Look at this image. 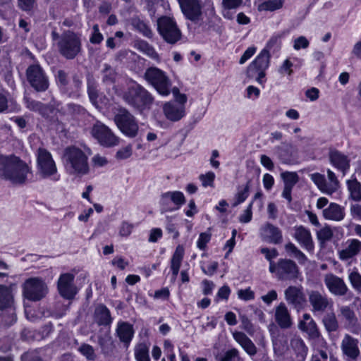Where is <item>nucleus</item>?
<instances>
[{
	"instance_id": "nucleus-1",
	"label": "nucleus",
	"mask_w": 361,
	"mask_h": 361,
	"mask_svg": "<svg viewBox=\"0 0 361 361\" xmlns=\"http://www.w3.org/2000/svg\"><path fill=\"white\" fill-rule=\"evenodd\" d=\"M32 169L18 157L0 154V177L15 185H24L32 176Z\"/></svg>"
},
{
	"instance_id": "nucleus-2",
	"label": "nucleus",
	"mask_w": 361,
	"mask_h": 361,
	"mask_svg": "<svg viewBox=\"0 0 361 361\" xmlns=\"http://www.w3.org/2000/svg\"><path fill=\"white\" fill-rule=\"evenodd\" d=\"M66 173L71 176L81 177L90 171L87 155L79 147H67L62 156Z\"/></svg>"
},
{
	"instance_id": "nucleus-3",
	"label": "nucleus",
	"mask_w": 361,
	"mask_h": 361,
	"mask_svg": "<svg viewBox=\"0 0 361 361\" xmlns=\"http://www.w3.org/2000/svg\"><path fill=\"white\" fill-rule=\"evenodd\" d=\"M122 99L128 105L140 113L149 110L154 101L152 94L137 83L123 92Z\"/></svg>"
},
{
	"instance_id": "nucleus-4",
	"label": "nucleus",
	"mask_w": 361,
	"mask_h": 361,
	"mask_svg": "<svg viewBox=\"0 0 361 361\" xmlns=\"http://www.w3.org/2000/svg\"><path fill=\"white\" fill-rule=\"evenodd\" d=\"M57 46L61 55L68 60L75 59L82 50L80 37L71 31L62 34Z\"/></svg>"
},
{
	"instance_id": "nucleus-5",
	"label": "nucleus",
	"mask_w": 361,
	"mask_h": 361,
	"mask_svg": "<svg viewBox=\"0 0 361 361\" xmlns=\"http://www.w3.org/2000/svg\"><path fill=\"white\" fill-rule=\"evenodd\" d=\"M114 121L126 136L133 138L138 133V123L135 117L126 108H119L114 113Z\"/></svg>"
},
{
	"instance_id": "nucleus-6",
	"label": "nucleus",
	"mask_w": 361,
	"mask_h": 361,
	"mask_svg": "<svg viewBox=\"0 0 361 361\" xmlns=\"http://www.w3.org/2000/svg\"><path fill=\"white\" fill-rule=\"evenodd\" d=\"M144 78L160 94L167 96L170 94L171 82L163 71L156 67L149 68L144 74Z\"/></svg>"
},
{
	"instance_id": "nucleus-7",
	"label": "nucleus",
	"mask_w": 361,
	"mask_h": 361,
	"mask_svg": "<svg viewBox=\"0 0 361 361\" xmlns=\"http://www.w3.org/2000/svg\"><path fill=\"white\" fill-rule=\"evenodd\" d=\"M157 30L163 39L171 44H176L181 39V31L176 21L167 16H162L157 20Z\"/></svg>"
},
{
	"instance_id": "nucleus-8",
	"label": "nucleus",
	"mask_w": 361,
	"mask_h": 361,
	"mask_svg": "<svg viewBox=\"0 0 361 361\" xmlns=\"http://www.w3.org/2000/svg\"><path fill=\"white\" fill-rule=\"evenodd\" d=\"M270 56L267 49H262L247 67V76L255 78L259 83L262 84L264 81L265 71L269 65Z\"/></svg>"
},
{
	"instance_id": "nucleus-9",
	"label": "nucleus",
	"mask_w": 361,
	"mask_h": 361,
	"mask_svg": "<svg viewBox=\"0 0 361 361\" xmlns=\"http://www.w3.org/2000/svg\"><path fill=\"white\" fill-rule=\"evenodd\" d=\"M24 296L31 301H39L48 293L47 283L39 277L27 279L23 286Z\"/></svg>"
},
{
	"instance_id": "nucleus-10",
	"label": "nucleus",
	"mask_w": 361,
	"mask_h": 361,
	"mask_svg": "<svg viewBox=\"0 0 361 361\" xmlns=\"http://www.w3.org/2000/svg\"><path fill=\"white\" fill-rule=\"evenodd\" d=\"M37 173L42 178H50L57 173V168L51 154L44 148L37 149Z\"/></svg>"
},
{
	"instance_id": "nucleus-11",
	"label": "nucleus",
	"mask_w": 361,
	"mask_h": 361,
	"mask_svg": "<svg viewBox=\"0 0 361 361\" xmlns=\"http://www.w3.org/2000/svg\"><path fill=\"white\" fill-rule=\"evenodd\" d=\"M92 135L101 145L106 147L117 146L120 143V138L100 121H97L93 125Z\"/></svg>"
},
{
	"instance_id": "nucleus-12",
	"label": "nucleus",
	"mask_w": 361,
	"mask_h": 361,
	"mask_svg": "<svg viewBox=\"0 0 361 361\" xmlns=\"http://www.w3.org/2000/svg\"><path fill=\"white\" fill-rule=\"evenodd\" d=\"M30 85L37 92H44L49 87V80L44 71L39 65L29 66L26 71Z\"/></svg>"
},
{
	"instance_id": "nucleus-13",
	"label": "nucleus",
	"mask_w": 361,
	"mask_h": 361,
	"mask_svg": "<svg viewBox=\"0 0 361 361\" xmlns=\"http://www.w3.org/2000/svg\"><path fill=\"white\" fill-rule=\"evenodd\" d=\"M185 202V196L180 191L163 193L160 198L161 212L162 213L178 209Z\"/></svg>"
},
{
	"instance_id": "nucleus-14",
	"label": "nucleus",
	"mask_w": 361,
	"mask_h": 361,
	"mask_svg": "<svg viewBox=\"0 0 361 361\" xmlns=\"http://www.w3.org/2000/svg\"><path fill=\"white\" fill-rule=\"evenodd\" d=\"M307 295L313 313L322 314L332 308L333 302L326 294L318 290H310L307 292Z\"/></svg>"
},
{
	"instance_id": "nucleus-15",
	"label": "nucleus",
	"mask_w": 361,
	"mask_h": 361,
	"mask_svg": "<svg viewBox=\"0 0 361 361\" xmlns=\"http://www.w3.org/2000/svg\"><path fill=\"white\" fill-rule=\"evenodd\" d=\"M74 275L70 273L63 274L58 280V290L59 294L68 300L73 299L78 290L73 283Z\"/></svg>"
},
{
	"instance_id": "nucleus-16",
	"label": "nucleus",
	"mask_w": 361,
	"mask_h": 361,
	"mask_svg": "<svg viewBox=\"0 0 361 361\" xmlns=\"http://www.w3.org/2000/svg\"><path fill=\"white\" fill-rule=\"evenodd\" d=\"M300 274L295 262L291 259H281L278 261V278L280 280H295Z\"/></svg>"
},
{
	"instance_id": "nucleus-17",
	"label": "nucleus",
	"mask_w": 361,
	"mask_h": 361,
	"mask_svg": "<svg viewBox=\"0 0 361 361\" xmlns=\"http://www.w3.org/2000/svg\"><path fill=\"white\" fill-rule=\"evenodd\" d=\"M298 328L305 333L310 340L317 341L321 337V333L315 321L310 314L305 313L299 321Z\"/></svg>"
},
{
	"instance_id": "nucleus-18",
	"label": "nucleus",
	"mask_w": 361,
	"mask_h": 361,
	"mask_svg": "<svg viewBox=\"0 0 361 361\" xmlns=\"http://www.w3.org/2000/svg\"><path fill=\"white\" fill-rule=\"evenodd\" d=\"M324 282L329 291L334 295L343 296L348 290L344 281L331 273L324 276Z\"/></svg>"
},
{
	"instance_id": "nucleus-19",
	"label": "nucleus",
	"mask_w": 361,
	"mask_h": 361,
	"mask_svg": "<svg viewBox=\"0 0 361 361\" xmlns=\"http://www.w3.org/2000/svg\"><path fill=\"white\" fill-rule=\"evenodd\" d=\"M183 3V12L186 18L195 23H199L202 19L201 1L185 0Z\"/></svg>"
},
{
	"instance_id": "nucleus-20",
	"label": "nucleus",
	"mask_w": 361,
	"mask_h": 361,
	"mask_svg": "<svg viewBox=\"0 0 361 361\" xmlns=\"http://www.w3.org/2000/svg\"><path fill=\"white\" fill-rule=\"evenodd\" d=\"M285 299L288 304L295 308H300L305 302L302 288L301 286H288L284 291Z\"/></svg>"
},
{
	"instance_id": "nucleus-21",
	"label": "nucleus",
	"mask_w": 361,
	"mask_h": 361,
	"mask_svg": "<svg viewBox=\"0 0 361 361\" xmlns=\"http://www.w3.org/2000/svg\"><path fill=\"white\" fill-rule=\"evenodd\" d=\"M274 319L281 329H288L293 326L290 312L283 302L279 303L274 310Z\"/></svg>"
},
{
	"instance_id": "nucleus-22",
	"label": "nucleus",
	"mask_w": 361,
	"mask_h": 361,
	"mask_svg": "<svg viewBox=\"0 0 361 361\" xmlns=\"http://www.w3.org/2000/svg\"><path fill=\"white\" fill-rule=\"evenodd\" d=\"M358 343L359 341L357 338L348 334L344 335L341 343V350L344 358L360 356V350Z\"/></svg>"
},
{
	"instance_id": "nucleus-23",
	"label": "nucleus",
	"mask_w": 361,
	"mask_h": 361,
	"mask_svg": "<svg viewBox=\"0 0 361 361\" xmlns=\"http://www.w3.org/2000/svg\"><path fill=\"white\" fill-rule=\"evenodd\" d=\"M329 157L331 164L340 170L343 176L345 175L350 169V159L348 156L337 149H331Z\"/></svg>"
},
{
	"instance_id": "nucleus-24",
	"label": "nucleus",
	"mask_w": 361,
	"mask_h": 361,
	"mask_svg": "<svg viewBox=\"0 0 361 361\" xmlns=\"http://www.w3.org/2000/svg\"><path fill=\"white\" fill-rule=\"evenodd\" d=\"M166 118L171 121H178L185 116V106L177 102H166L163 106Z\"/></svg>"
},
{
	"instance_id": "nucleus-25",
	"label": "nucleus",
	"mask_w": 361,
	"mask_h": 361,
	"mask_svg": "<svg viewBox=\"0 0 361 361\" xmlns=\"http://www.w3.org/2000/svg\"><path fill=\"white\" fill-rule=\"evenodd\" d=\"M361 252V241L357 239H350L347 241V246L345 249L338 252L339 258L341 260L351 259Z\"/></svg>"
},
{
	"instance_id": "nucleus-26",
	"label": "nucleus",
	"mask_w": 361,
	"mask_h": 361,
	"mask_svg": "<svg viewBox=\"0 0 361 361\" xmlns=\"http://www.w3.org/2000/svg\"><path fill=\"white\" fill-rule=\"evenodd\" d=\"M294 238L302 247L307 250L313 249L314 245L311 233L308 229L302 226L295 228Z\"/></svg>"
},
{
	"instance_id": "nucleus-27",
	"label": "nucleus",
	"mask_w": 361,
	"mask_h": 361,
	"mask_svg": "<svg viewBox=\"0 0 361 361\" xmlns=\"http://www.w3.org/2000/svg\"><path fill=\"white\" fill-rule=\"evenodd\" d=\"M93 319L99 326H108L112 322L110 311L103 304H99L95 307Z\"/></svg>"
},
{
	"instance_id": "nucleus-28",
	"label": "nucleus",
	"mask_w": 361,
	"mask_h": 361,
	"mask_svg": "<svg viewBox=\"0 0 361 361\" xmlns=\"http://www.w3.org/2000/svg\"><path fill=\"white\" fill-rule=\"evenodd\" d=\"M233 337L249 355L254 356L256 355L257 352V348L245 334L240 331H235L233 333Z\"/></svg>"
},
{
	"instance_id": "nucleus-29",
	"label": "nucleus",
	"mask_w": 361,
	"mask_h": 361,
	"mask_svg": "<svg viewBox=\"0 0 361 361\" xmlns=\"http://www.w3.org/2000/svg\"><path fill=\"white\" fill-rule=\"evenodd\" d=\"M116 334L126 347H128L134 335V329L128 322H119L116 328Z\"/></svg>"
},
{
	"instance_id": "nucleus-30",
	"label": "nucleus",
	"mask_w": 361,
	"mask_h": 361,
	"mask_svg": "<svg viewBox=\"0 0 361 361\" xmlns=\"http://www.w3.org/2000/svg\"><path fill=\"white\" fill-rule=\"evenodd\" d=\"M262 235L274 244H279L282 241V233L280 229L271 224L267 223L262 228Z\"/></svg>"
},
{
	"instance_id": "nucleus-31",
	"label": "nucleus",
	"mask_w": 361,
	"mask_h": 361,
	"mask_svg": "<svg viewBox=\"0 0 361 361\" xmlns=\"http://www.w3.org/2000/svg\"><path fill=\"white\" fill-rule=\"evenodd\" d=\"M323 216L326 219L340 221L344 219V208L336 203H331L323 210Z\"/></svg>"
},
{
	"instance_id": "nucleus-32",
	"label": "nucleus",
	"mask_w": 361,
	"mask_h": 361,
	"mask_svg": "<svg viewBox=\"0 0 361 361\" xmlns=\"http://www.w3.org/2000/svg\"><path fill=\"white\" fill-rule=\"evenodd\" d=\"M290 345L295 351L299 361H303L307 354V347L303 340L299 337H295L290 341Z\"/></svg>"
},
{
	"instance_id": "nucleus-33",
	"label": "nucleus",
	"mask_w": 361,
	"mask_h": 361,
	"mask_svg": "<svg viewBox=\"0 0 361 361\" xmlns=\"http://www.w3.org/2000/svg\"><path fill=\"white\" fill-rule=\"evenodd\" d=\"M322 324L329 334L339 329V323L334 312L326 313L322 318Z\"/></svg>"
},
{
	"instance_id": "nucleus-34",
	"label": "nucleus",
	"mask_w": 361,
	"mask_h": 361,
	"mask_svg": "<svg viewBox=\"0 0 361 361\" xmlns=\"http://www.w3.org/2000/svg\"><path fill=\"white\" fill-rule=\"evenodd\" d=\"M87 94L91 103L95 106H99V90L97 83L92 76H88L87 80Z\"/></svg>"
},
{
	"instance_id": "nucleus-35",
	"label": "nucleus",
	"mask_w": 361,
	"mask_h": 361,
	"mask_svg": "<svg viewBox=\"0 0 361 361\" xmlns=\"http://www.w3.org/2000/svg\"><path fill=\"white\" fill-rule=\"evenodd\" d=\"M346 183L350 198L356 202L361 201V183L356 178L348 180Z\"/></svg>"
},
{
	"instance_id": "nucleus-36",
	"label": "nucleus",
	"mask_w": 361,
	"mask_h": 361,
	"mask_svg": "<svg viewBox=\"0 0 361 361\" xmlns=\"http://www.w3.org/2000/svg\"><path fill=\"white\" fill-rule=\"evenodd\" d=\"M102 80L106 85H111L116 82L117 73L109 64L104 63L102 70Z\"/></svg>"
},
{
	"instance_id": "nucleus-37",
	"label": "nucleus",
	"mask_w": 361,
	"mask_h": 361,
	"mask_svg": "<svg viewBox=\"0 0 361 361\" xmlns=\"http://www.w3.org/2000/svg\"><path fill=\"white\" fill-rule=\"evenodd\" d=\"M341 315L345 319L348 328L354 327L357 323V318L354 311L348 306H342L339 309Z\"/></svg>"
},
{
	"instance_id": "nucleus-38",
	"label": "nucleus",
	"mask_w": 361,
	"mask_h": 361,
	"mask_svg": "<svg viewBox=\"0 0 361 361\" xmlns=\"http://www.w3.org/2000/svg\"><path fill=\"white\" fill-rule=\"evenodd\" d=\"M12 304V295L10 287L0 285V310H4Z\"/></svg>"
},
{
	"instance_id": "nucleus-39",
	"label": "nucleus",
	"mask_w": 361,
	"mask_h": 361,
	"mask_svg": "<svg viewBox=\"0 0 361 361\" xmlns=\"http://www.w3.org/2000/svg\"><path fill=\"white\" fill-rule=\"evenodd\" d=\"M135 357L137 361H150L149 346L145 343H140L136 345Z\"/></svg>"
},
{
	"instance_id": "nucleus-40",
	"label": "nucleus",
	"mask_w": 361,
	"mask_h": 361,
	"mask_svg": "<svg viewBox=\"0 0 361 361\" xmlns=\"http://www.w3.org/2000/svg\"><path fill=\"white\" fill-rule=\"evenodd\" d=\"M24 101L26 107L30 111L39 112L40 114H44L47 112V107L40 102L33 100L29 97H25Z\"/></svg>"
},
{
	"instance_id": "nucleus-41",
	"label": "nucleus",
	"mask_w": 361,
	"mask_h": 361,
	"mask_svg": "<svg viewBox=\"0 0 361 361\" xmlns=\"http://www.w3.org/2000/svg\"><path fill=\"white\" fill-rule=\"evenodd\" d=\"M250 184L251 180H248L245 185L238 188V192L235 195V201L233 203L234 207L243 202L247 199L249 195Z\"/></svg>"
},
{
	"instance_id": "nucleus-42",
	"label": "nucleus",
	"mask_w": 361,
	"mask_h": 361,
	"mask_svg": "<svg viewBox=\"0 0 361 361\" xmlns=\"http://www.w3.org/2000/svg\"><path fill=\"white\" fill-rule=\"evenodd\" d=\"M285 250L288 253H290L300 263L304 264L307 261V257L305 254L301 252L293 243H288L285 245Z\"/></svg>"
},
{
	"instance_id": "nucleus-43",
	"label": "nucleus",
	"mask_w": 361,
	"mask_h": 361,
	"mask_svg": "<svg viewBox=\"0 0 361 361\" xmlns=\"http://www.w3.org/2000/svg\"><path fill=\"white\" fill-rule=\"evenodd\" d=\"M326 172L330 183L328 184V189L326 190V194L331 195L338 190L340 183L336 174L331 170L328 169Z\"/></svg>"
},
{
	"instance_id": "nucleus-44",
	"label": "nucleus",
	"mask_w": 361,
	"mask_h": 361,
	"mask_svg": "<svg viewBox=\"0 0 361 361\" xmlns=\"http://www.w3.org/2000/svg\"><path fill=\"white\" fill-rule=\"evenodd\" d=\"M133 26L145 37L148 38L152 37L153 33L149 27L142 20L139 18L133 19L132 21Z\"/></svg>"
},
{
	"instance_id": "nucleus-45",
	"label": "nucleus",
	"mask_w": 361,
	"mask_h": 361,
	"mask_svg": "<svg viewBox=\"0 0 361 361\" xmlns=\"http://www.w3.org/2000/svg\"><path fill=\"white\" fill-rule=\"evenodd\" d=\"M5 309L6 310L3 312L1 319L5 326H9L16 321L15 309L11 306V304Z\"/></svg>"
},
{
	"instance_id": "nucleus-46",
	"label": "nucleus",
	"mask_w": 361,
	"mask_h": 361,
	"mask_svg": "<svg viewBox=\"0 0 361 361\" xmlns=\"http://www.w3.org/2000/svg\"><path fill=\"white\" fill-rule=\"evenodd\" d=\"M281 177L284 182V186L291 188H293L299 180V176L296 172L285 171L281 173Z\"/></svg>"
},
{
	"instance_id": "nucleus-47",
	"label": "nucleus",
	"mask_w": 361,
	"mask_h": 361,
	"mask_svg": "<svg viewBox=\"0 0 361 361\" xmlns=\"http://www.w3.org/2000/svg\"><path fill=\"white\" fill-rule=\"evenodd\" d=\"M284 0H269L262 3L259 6V11H274L283 6Z\"/></svg>"
},
{
	"instance_id": "nucleus-48",
	"label": "nucleus",
	"mask_w": 361,
	"mask_h": 361,
	"mask_svg": "<svg viewBox=\"0 0 361 361\" xmlns=\"http://www.w3.org/2000/svg\"><path fill=\"white\" fill-rule=\"evenodd\" d=\"M311 180L322 192L326 193V190L328 189V184L324 175L319 173H312L311 175Z\"/></svg>"
},
{
	"instance_id": "nucleus-49",
	"label": "nucleus",
	"mask_w": 361,
	"mask_h": 361,
	"mask_svg": "<svg viewBox=\"0 0 361 361\" xmlns=\"http://www.w3.org/2000/svg\"><path fill=\"white\" fill-rule=\"evenodd\" d=\"M184 255V249L183 246H177L171 262V267H180L181 262Z\"/></svg>"
},
{
	"instance_id": "nucleus-50",
	"label": "nucleus",
	"mask_w": 361,
	"mask_h": 361,
	"mask_svg": "<svg viewBox=\"0 0 361 361\" xmlns=\"http://www.w3.org/2000/svg\"><path fill=\"white\" fill-rule=\"evenodd\" d=\"M221 361H244L236 348L227 350Z\"/></svg>"
},
{
	"instance_id": "nucleus-51",
	"label": "nucleus",
	"mask_w": 361,
	"mask_h": 361,
	"mask_svg": "<svg viewBox=\"0 0 361 361\" xmlns=\"http://www.w3.org/2000/svg\"><path fill=\"white\" fill-rule=\"evenodd\" d=\"M353 288L358 293H361V274L357 271H353L348 276Z\"/></svg>"
},
{
	"instance_id": "nucleus-52",
	"label": "nucleus",
	"mask_w": 361,
	"mask_h": 361,
	"mask_svg": "<svg viewBox=\"0 0 361 361\" xmlns=\"http://www.w3.org/2000/svg\"><path fill=\"white\" fill-rule=\"evenodd\" d=\"M199 179L202 182V185L203 187H214L215 174L212 171H209L205 174H200L199 176Z\"/></svg>"
},
{
	"instance_id": "nucleus-53",
	"label": "nucleus",
	"mask_w": 361,
	"mask_h": 361,
	"mask_svg": "<svg viewBox=\"0 0 361 361\" xmlns=\"http://www.w3.org/2000/svg\"><path fill=\"white\" fill-rule=\"evenodd\" d=\"M98 342L104 353H108L111 350L112 341L109 336L99 337Z\"/></svg>"
},
{
	"instance_id": "nucleus-54",
	"label": "nucleus",
	"mask_w": 361,
	"mask_h": 361,
	"mask_svg": "<svg viewBox=\"0 0 361 361\" xmlns=\"http://www.w3.org/2000/svg\"><path fill=\"white\" fill-rule=\"evenodd\" d=\"M133 153L132 146L128 145L118 149L115 155L117 160H123L129 158Z\"/></svg>"
},
{
	"instance_id": "nucleus-55",
	"label": "nucleus",
	"mask_w": 361,
	"mask_h": 361,
	"mask_svg": "<svg viewBox=\"0 0 361 361\" xmlns=\"http://www.w3.org/2000/svg\"><path fill=\"white\" fill-rule=\"evenodd\" d=\"M140 49L145 54H146L150 58L157 61L159 59V54L157 53L154 47L149 45L148 43L142 42L140 44Z\"/></svg>"
},
{
	"instance_id": "nucleus-56",
	"label": "nucleus",
	"mask_w": 361,
	"mask_h": 361,
	"mask_svg": "<svg viewBox=\"0 0 361 361\" xmlns=\"http://www.w3.org/2000/svg\"><path fill=\"white\" fill-rule=\"evenodd\" d=\"M333 236L331 228L326 226L317 232V238L319 240L325 242L329 240Z\"/></svg>"
},
{
	"instance_id": "nucleus-57",
	"label": "nucleus",
	"mask_w": 361,
	"mask_h": 361,
	"mask_svg": "<svg viewBox=\"0 0 361 361\" xmlns=\"http://www.w3.org/2000/svg\"><path fill=\"white\" fill-rule=\"evenodd\" d=\"M56 80L60 87L64 88L68 84V74L63 70H59L56 73Z\"/></svg>"
},
{
	"instance_id": "nucleus-58",
	"label": "nucleus",
	"mask_w": 361,
	"mask_h": 361,
	"mask_svg": "<svg viewBox=\"0 0 361 361\" xmlns=\"http://www.w3.org/2000/svg\"><path fill=\"white\" fill-rule=\"evenodd\" d=\"M80 352L90 360L95 359V354L93 348L88 344H83L79 348Z\"/></svg>"
},
{
	"instance_id": "nucleus-59",
	"label": "nucleus",
	"mask_w": 361,
	"mask_h": 361,
	"mask_svg": "<svg viewBox=\"0 0 361 361\" xmlns=\"http://www.w3.org/2000/svg\"><path fill=\"white\" fill-rule=\"evenodd\" d=\"M237 295L238 298L245 301L252 300L255 298V293L250 289V288L238 290Z\"/></svg>"
},
{
	"instance_id": "nucleus-60",
	"label": "nucleus",
	"mask_w": 361,
	"mask_h": 361,
	"mask_svg": "<svg viewBox=\"0 0 361 361\" xmlns=\"http://www.w3.org/2000/svg\"><path fill=\"white\" fill-rule=\"evenodd\" d=\"M293 63L289 59H286L279 68V73L281 75H291L293 73Z\"/></svg>"
},
{
	"instance_id": "nucleus-61",
	"label": "nucleus",
	"mask_w": 361,
	"mask_h": 361,
	"mask_svg": "<svg viewBox=\"0 0 361 361\" xmlns=\"http://www.w3.org/2000/svg\"><path fill=\"white\" fill-rule=\"evenodd\" d=\"M92 30L93 32L90 41L92 44H99L103 40V35L99 32V25L97 24L94 25Z\"/></svg>"
},
{
	"instance_id": "nucleus-62",
	"label": "nucleus",
	"mask_w": 361,
	"mask_h": 361,
	"mask_svg": "<svg viewBox=\"0 0 361 361\" xmlns=\"http://www.w3.org/2000/svg\"><path fill=\"white\" fill-rule=\"evenodd\" d=\"M18 6L26 12H30L35 6V0H18Z\"/></svg>"
},
{
	"instance_id": "nucleus-63",
	"label": "nucleus",
	"mask_w": 361,
	"mask_h": 361,
	"mask_svg": "<svg viewBox=\"0 0 361 361\" xmlns=\"http://www.w3.org/2000/svg\"><path fill=\"white\" fill-rule=\"evenodd\" d=\"M309 44L310 42L308 39L304 36H300L294 40L293 48L295 50L306 49L309 47Z\"/></svg>"
},
{
	"instance_id": "nucleus-64",
	"label": "nucleus",
	"mask_w": 361,
	"mask_h": 361,
	"mask_svg": "<svg viewBox=\"0 0 361 361\" xmlns=\"http://www.w3.org/2000/svg\"><path fill=\"white\" fill-rule=\"evenodd\" d=\"M243 4V0H222V7L224 9H235Z\"/></svg>"
}]
</instances>
